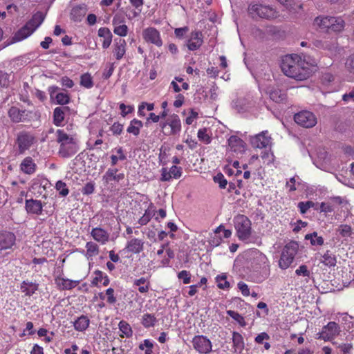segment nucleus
I'll list each match as a JSON object with an SVG mask.
<instances>
[{"label": "nucleus", "mask_w": 354, "mask_h": 354, "mask_svg": "<svg viewBox=\"0 0 354 354\" xmlns=\"http://www.w3.org/2000/svg\"><path fill=\"white\" fill-rule=\"evenodd\" d=\"M281 67L286 76L297 81L305 80L313 73V66L297 55L284 56Z\"/></svg>", "instance_id": "1"}, {"label": "nucleus", "mask_w": 354, "mask_h": 354, "mask_svg": "<svg viewBox=\"0 0 354 354\" xmlns=\"http://www.w3.org/2000/svg\"><path fill=\"white\" fill-rule=\"evenodd\" d=\"M313 25L324 32H340L344 29L346 22L341 16L320 15L314 19Z\"/></svg>", "instance_id": "2"}, {"label": "nucleus", "mask_w": 354, "mask_h": 354, "mask_svg": "<svg viewBox=\"0 0 354 354\" xmlns=\"http://www.w3.org/2000/svg\"><path fill=\"white\" fill-rule=\"evenodd\" d=\"M56 135L57 142L59 144L58 153L61 157L68 158L78 151L79 147L75 138L61 129L57 131Z\"/></svg>", "instance_id": "3"}, {"label": "nucleus", "mask_w": 354, "mask_h": 354, "mask_svg": "<svg viewBox=\"0 0 354 354\" xmlns=\"http://www.w3.org/2000/svg\"><path fill=\"white\" fill-rule=\"evenodd\" d=\"M248 14L252 18L274 19L279 16V12L272 6L261 3H252L249 5Z\"/></svg>", "instance_id": "4"}, {"label": "nucleus", "mask_w": 354, "mask_h": 354, "mask_svg": "<svg viewBox=\"0 0 354 354\" xmlns=\"http://www.w3.org/2000/svg\"><path fill=\"white\" fill-rule=\"evenodd\" d=\"M44 16L42 12H37L32 19L19 30L12 37L11 43L20 41L29 37L44 21Z\"/></svg>", "instance_id": "5"}, {"label": "nucleus", "mask_w": 354, "mask_h": 354, "mask_svg": "<svg viewBox=\"0 0 354 354\" xmlns=\"http://www.w3.org/2000/svg\"><path fill=\"white\" fill-rule=\"evenodd\" d=\"M234 226L238 238L243 241H248L251 236V221L244 215H238L234 218Z\"/></svg>", "instance_id": "6"}, {"label": "nucleus", "mask_w": 354, "mask_h": 354, "mask_svg": "<svg viewBox=\"0 0 354 354\" xmlns=\"http://www.w3.org/2000/svg\"><path fill=\"white\" fill-rule=\"evenodd\" d=\"M297 252L296 243H290L283 248L279 261V266L281 269H287L293 262Z\"/></svg>", "instance_id": "7"}, {"label": "nucleus", "mask_w": 354, "mask_h": 354, "mask_svg": "<svg viewBox=\"0 0 354 354\" xmlns=\"http://www.w3.org/2000/svg\"><path fill=\"white\" fill-rule=\"evenodd\" d=\"M294 120L297 124L305 128H312L317 122L315 114L308 111H302L296 113Z\"/></svg>", "instance_id": "8"}, {"label": "nucleus", "mask_w": 354, "mask_h": 354, "mask_svg": "<svg viewBox=\"0 0 354 354\" xmlns=\"http://www.w3.org/2000/svg\"><path fill=\"white\" fill-rule=\"evenodd\" d=\"M35 142V138L31 133L27 132H21L18 134L17 138V145L19 153L23 154L26 150H28Z\"/></svg>", "instance_id": "9"}, {"label": "nucleus", "mask_w": 354, "mask_h": 354, "mask_svg": "<svg viewBox=\"0 0 354 354\" xmlns=\"http://www.w3.org/2000/svg\"><path fill=\"white\" fill-rule=\"evenodd\" d=\"M193 347L198 353L208 354L212 351V342L204 335H196L192 339Z\"/></svg>", "instance_id": "10"}, {"label": "nucleus", "mask_w": 354, "mask_h": 354, "mask_svg": "<svg viewBox=\"0 0 354 354\" xmlns=\"http://www.w3.org/2000/svg\"><path fill=\"white\" fill-rule=\"evenodd\" d=\"M142 37L145 41L153 44L158 47L162 45V40L159 31L153 28L149 27L142 30Z\"/></svg>", "instance_id": "11"}, {"label": "nucleus", "mask_w": 354, "mask_h": 354, "mask_svg": "<svg viewBox=\"0 0 354 354\" xmlns=\"http://www.w3.org/2000/svg\"><path fill=\"white\" fill-rule=\"evenodd\" d=\"M339 331L338 324L334 322H330L323 327L322 331L319 333V338L324 341H328L338 335Z\"/></svg>", "instance_id": "12"}, {"label": "nucleus", "mask_w": 354, "mask_h": 354, "mask_svg": "<svg viewBox=\"0 0 354 354\" xmlns=\"http://www.w3.org/2000/svg\"><path fill=\"white\" fill-rule=\"evenodd\" d=\"M60 88L57 86L48 87V93L51 100H55L58 104H66L69 102L70 97L66 93L58 92Z\"/></svg>", "instance_id": "13"}, {"label": "nucleus", "mask_w": 354, "mask_h": 354, "mask_svg": "<svg viewBox=\"0 0 354 354\" xmlns=\"http://www.w3.org/2000/svg\"><path fill=\"white\" fill-rule=\"evenodd\" d=\"M271 144V138L265 131L251 138V145L254 148H266Z\"/></svg>", "instance_id": "14"}, {"label": "nucleus", "mask_w": 354, "mask_h": 354, "mask_svg": "<svg viewBox=\"0 0 354 354\" xmlns=\"http://www.w3.org/2000/svg\"><path fill=\"white\" fill-rule=\"evenodd\" d=\"M203 43V35L199 30H195L191 32L189 38L187 41V47L189 50H196L198 49Z\"/></svg>", "instance_id": "15"}, {"label": "nucleus", "mask_w": 354, "mask_h": 354, "mask_svg": "<svg viewBox=\"0 0 354 354\" xmlns=\"http://www.w3.org/2000/svg\"><path fill=\"white\" fill-rule=\"evenodd\" d=\"M15 235L10 232H0V250L11 248L15 243Z\"/></svg>", "instance_id": "16"}, {"label": "nucleus", "mask_w": 354, "mask_h": 354, "mask_svg": "<svg viewBox=\"0 0 354 354\" xmlns=\"http://www.w3.org/2000/svg\"><path fill=\"white\" fill-rule=\"evenodd\" d=\"M228 145L231 151L236 153H242L245 150V143L236 136H232L228 139Z\"/></svg>", "instance_id": "17"}, {"label": "nucleus", "mask_w": 354, "mask_h": 354, "mask_svg": "<svg viewBox=\"0 0 354 354\" xmlns=\"http://www.w3.org/2000/svg\"><path fill=\"white\" fill-rule=\"evenodd\" d=\"M252 256L253 259L252 266L254 270L265 268L268 266V260L264 254L256 250L252 252Z\"/></svg>", "instance_id": "18"}, {"label": "nucleus", "mask_w": 354, "mask_h": 354, "mask_svg": "<svg viewBox=\"0 0 354 354\" xmlns=\"http://www.w3.org/2000/svg\"><path fill=\"white\" fill-rule=\"evenodd\" d=\"M91 235L95 241L102 245L105 244L109 239V232L101 227L93 228Z\"/></svg>", "instance_id": "19"}, {"label": "nucleus", "mask_w": 354, "mask_h": 354, "mask_svg": "<svg viewBox=\"0 0 354 354\" xmlns=\"http://www.w3.org/2000/svg\"><path fill=\"white\" fill-rule=\"evenodd\" d=\"M127 43L124 39H115L113 53L117 60H120L126 53Z\"/></svg>", "instance_id": "20"}, {"label": "nucleus", "mask_w": 354, "mask_h": 354, "mask_svg": "<svg viewBox=\"0 0 354 354\" xmlns=\"http://www.w3.org/2000/svg\"><path fill=\"white\" fill-rule=\"evenodd\" d=\"M97 35L100 37L102 38V48L104 49L108 48L112 42L113 38V35L110 30L106 27L100 28L98 30Z\"/></svg>", "instance_id": "21"}, {"label": "nucleus", "mask_w": 354, "mask_h": 354, "mask_svg": "<svg viewBox=\"0 0 354 354\" xmlns=\"http://www.w3.org/2000/svg\"><path fill=\"white\" fill-rule=\"evenodd\" d=\"M118 173L117 169H108L104 175L102 177L103 180L106 183H109L110 182L114 180L116 182H119L120 180L124 179V174L123 173Z\"/></svg>", "instance_id": "22"}, {"label": "nucleus", "mask_w": 354, "mask_h": 354, "mask_svg": "<svg viewBox=\"0 0 354 354\" xmlns=\"http://www.w3.org/2000/svg\"><path fill=\"white\" fill-rule=\"evenodd\" d=\"M26 209L28 213L40 214H41L42 212V204L41 201L37 200H26Z\"/></svg>", "instance_id": "23"}, {"label": "nucleus", "mask_w": 354, "mask_h": 354, "mask_svg": "<svg viewBox=\"0 0 354 354\" xmlns=\"http://www.w3.org/2000/svg\"><path fill=\"white\" fill-rule=\"evenodd\" d=\"M144 242L139 239H132L127 242L126 249L132 253L138 254L143 250Z\"/></svg>", "instance_id": "24"}, {"label": "nucleus", "mask_w": 354, "mask_h": 354, "mask_svg": "<svg viewBox=\"0 0 354 354\" xmlns=\"http://www.w3.org/2000/svg\"><path fill=\"white\" fill-rule=\"evenodd\" d=\"M36 164L30 157L25 158L20 164L21 170L26 174H32L36 170Z\"/></svg>", "instance_id": "25"}, {"label": "nucleus", "mask_w": 354, "mask_h": 354, "mask_svg": "<svg viewBox=\"0 0 354 354\" xmlns=\"http://www.w3.org/2000/svg\"><path fill=\"white\" fill-rule=\"evenodd\" d=\"M171 127V133L175 135L181 130V123L178 115L173 114L169 117L167 123Z\"/></svg>", "instance_id": "26"}, {"label": "nucleus", "mask_w": 354, "mask_h": 354, "mask_svg": "<svg viewBox=\"0 0 354 354\" xmlns=\"http://www.w3.org/2000/svg\"><path fill=\"white\" fill-rule=\"evenodd\" d=\"M315 44L317 47L328 50L331 53H335L337 49V42L335 39L325 41H316Z\"/></svg>", "instance_id": "27"}, {"label": "nucleus", "mask_w": 354, "mask_h": 354, "mask_svg": "<svg viewBox=\"0 0 354 354\" xmlns=\"http://www.w3.org/2000/svg\"><path fill=\"white\" fill-rule=\"evenodd\" d=\"M270 98L277 102H283L286 99V94L284 91L278 88H272L268 91Z\"/></svg>", "instance_id": "28"}, {"label": "nucleus", "mask_w": 354, "mask_h": 354, "mask_svg": "<svg viewBox=\"0 0 354 354\" xmlns=\"http://www.w3.org/2000/svg\"><path fill=\"white\" fill-rule=\"evenodd\" d=\"M233 348L235 352L241 353L245 347L243 336L238 332L232 333Z\"/></svg>", "instance_id": "29"}, {"label": "nucleus", "mask_w": 354, "mask_h": 354, "mask_svg": "<svg viewBox=\"0 0 354 354\" xmlns=\"http://www.w3.org/2000/svg\"><path fill=\"white\" fill-rule=\"evenodd\" d=\"M55 281L60 288L67 290L75 288L80 283L79 281H73L63 277H57Z\"/></svg>", "instance_id": "30"}, {"label": "nucleus", "mask_w": 354, "mask_h": 354, "mask_svg": "<svg viewBox=\"0 0 354 354\" xmlns=\"http://www.w3.org/2000/svg\"><path fill=\"white\" fill-rule=\"evenodd\" d=\"M89 323V319L86 316L82 315L73 322V326L76 330L82 332L88 327Z\"/></svg>", "instance_id": "31"}, {"label": "nucleus", "mask_w": 354, "mask_h": 354, "mask_svg": "<svg viewBox=\"0 0 354 354\" xmlns=\"http://www.w3.org/2000/svg\"><path fill=\"white\" fill-rule=\"evenodd\" d=\"M38 288V285L28 281H24L21 285V290L26 295L31 296Z\"/></svg>", "instance_id": "32"}, {"label": "nucleus", "mask_w": 354, "mask_h": 354, "mask_svg": "<svg viewBox=\"0 0 354 354\" xmlns=\"http://www.w3.org/2000/svg\"><path fill=\"white\" fill-rule=\"evenodd\" d=\"M118 327L120 331L121 337L129 338L133 335V330L131 326L125 321L122 320L119 322Z\"/></svg>", "instance_id": "33"}, {"label": "nucleus", "mask_w": 354, "mask_h": 354, "mask_svg": "<svg viewBox=\"0 0 354 354\" xmlns=\"http://www.w3.org/2000/svg\"><path fill=\"white\" fill-rule=\"evenodd\" d=\"M142 126L143 124L142 121L137 119H133L130 122L129 126L128 127L127 131L129 133H131L137 136L139 135L140 131Z\"/></svg>", "instance_id": "34"}, {"label": "nucleus", "mask_w": 354, "mask_h": 354, "mask_svg": "<svg viewBox=\"0 0 354 354\" xmlns=\"http://www.w3.org/2000/svg\"><path fill=\"white\" fill-rule=\"evenodd\" d=\"M66 107H56L53 111V120L56 126H60L64 120V111Z\"/></svg>", "instance_id": "35"}, {"label": "nucleus", "mask_w": 354, "mask_h": 354, "mask_svg": "<svg viewBox=\"0 0 354 354\" xmlns=\"http://www.w3.org/2000/svg\"><path fill=\"white\" fill-rule=\"evenodd\" d=\"M86 13V9L85 7L77 6L73 8L71 11V17L74 21L79 22L82 21Z\"/></svg>", "instance_id": "36"}, {"label": "nucleus", "mask_w": 354, "mask_h": 354, "mask_svg": "<svg viewBox=\"0 0 354 354\" xmlns=\"http://www.w3.org/2000/svg\"><path fill=\"white\" fill-rule=\"evenodd\" d=\"M24 111H20L17 107H11L8 111L10 118L15 122H21L24 118Z\"/></svg>", "instance_id": "37"}, {"label": "nucleus", "mask_w": 354, "mask_h": 354, "mask_svg": "<svg viewBox=\"0 0 354 354\" xmlns=\"http://www.w3.org/2000/svg\"><path fill=\"white\" fill-rule=\"evenodd\" d=\"M133 285L138 286V290L141 293H146L149 289V281L145 277H141L138 279H135Z\"/></svg>", "instance_id": "38"}, {"label": "nucleus", "mask_w": 354, "mask_h": 354, "mask_svg": "<svg viewBox=\"0 0 354 354\" xmlns=\"http://www.w3.org/2000/svg\"><path fill=\"white\" fill-rule=\"evenodd\" d=\"M320 261L325 266L328 267L335 266L337 263L335 256L329 250H327L326 252L322 255Z\"/></svg>", "instance_id": "39"}, {"label": "nucleus", "mask_w": 354, "mask_h": 354, "mask_svg": "<svg viewBox=\"0 0 354 354\" xmlns=\"http://www.w3.org/2000/svg\"><path fill=\"white\" fill-rule=\"evenodd\" d=\"M306 240H310L313 245H322L324 244V239L322 236L317 235V233L314 232L311 234H308L305 236Z\"/></svg>", "instance_id": "40"}, {"label": "nucleus", "mask_w": 354, "mask_h": 354, "mask_svg": "<svg viewBox=\"0 0 354 354\" xmlns=\"http://www.w3.org/2000/svg\"><path fill=\"white\" fill-rule=\"evenodd\" d=\"M10 74L0 71V90L7 88L10 86Z\"/></svg>", "instance_id": "41"}, {"label": "nucleus", "mask_w": 354, "mask_h": 354, "mask_svg": "<svg viewBox=\"0 0 354 354\" xmlns=\"http://www.w3.org/2000/svg\"><path fill=\"white\" fill-rule=\"evenodd\" d=\"M156 322V318L154 315L146 313L142 316V324L146 328L153 326Z\"/></svg>", "instance_id": "42"}, {"label": "nucleus", "mask_w": 354, "mask_h": 354, "mask_svg": "<svg viewBox=\"0 0 354 354\" xmlns=\"http://www.w3.org/2000/svg\"><path fill=\"white\" fill-rule=\"evenodd\" d=\"M86 249L87 255L89 257H94L99 254V247L94 242H87L86 244Z\"/></svg>", "instance_id": "43"}, {"label": "nucleus", "mask_w": 354, "mask_h": 354, "mask_svg": "<svg viewBox=\"0 0 354 354\" xmlns=\"http://www.w3.org/2000/svg\"><path fill=\"white\" fill-rule=\"evenodd\" d=\"M227 314L237 322L241 326L244 327L246 326V322L245 321L244 317L239 313L229 310H227Z\"/></svg>", "instance_id": "44"}, {"label": "nucleus", "mask_w": 354, "mask_h": 354, "mask_svg": "<svg viewBox=\"0 0 354 354\" xmlns=\"http://www.w3.org/2000/svg\"><path fill=\"white\" fill-rule=\"evenodd\" d=\"M80 84L86 88H90L93 87V79H92V77L91 76V75L88 73L83 74L81 76Z\"/></svg>", "instance_id": "45"}, {"label": "nucleus", "mask_w": 354, "mask_h": 354, "mask_svg": "<svg viewBox=\"0 0 354 354\" xmlns=\"http://www.w3.org/2000/svg\"><path fill=\"white\" fill-rule=\"evenodd\" d=\"M113 32L120 37H125L128 33V27L125 24L113 26Z\"/></svg>", "instance_id": "46"}, {"label": "nucleus", "mask_w": 354, "mask_h": 354, "mask_svg": "<svg viewBox=\"0 0 354 354\" xmlns=\"http://www.w3.org/2000/svg\"><path fill=\"white\" fill-rule=\"evenodd\" d=\"M153 214L152 210H151L149 209H146L143 216L139 219L138 223L140 225H145L147 224L149 222V221L151 220Z\"/></svg>", "instance_id": "47"}, {"label": "nucleus", "mask_w": 354, "mask_h": 354, "mask_svg": "<svg viewBox=\"0 0 354 354\" xmlns=\"http://www.w3.org/2000/svg\"><path fill=\"white\" fill-rule=\"evenodd\" d=\"M217 286L221 289H226L230 287V283L227 281V277L225 275L218 276L216 278Z\"/></svg>", "instance_id": "48"}, {"label": "nucleus", "mask_w": 354, "mask_h": 354, "mask_svg": "<svg viewBox=\"0 0 354 354\" xmlns=\"http://www.w3.org/2000/svg\"><path fill=\"white\" fill-rule=\"evenodd\" d=\"M55 187L59 191V194L62 196H66L68 194V189L66 187V183L59 180L57 182Z\"/></svg>", "instance_id": "49"}, {"label": "nucleus", "mask_w": 354, "mask_h": 354, "mask_svg": "<svg viewBox=\"0 0 354 354\" xmlns=\"http://www.w3.org/2000/svg\"><path fill=\"white\" fill-rule=\"evenodd\" d=\"M214 181L218 183L219 187L222 189L225 188L227 185V181L222 174H218L215 176L214 177Z\"/></svg>", "instance_id": "50"}, {"label": "nucleus", "mask_w": 354, "mask_h": 354, "mask_svg": "<svg viewBox=\"0 0 354 354\" xmlns=\"http://www.w3.org/2000/svg\"><path fill=\"white\" fill-rule=\"evenodd\" d=\"M337 231L344 237H348L351 234V227L348 225H341Z\"/></svg>", "instance_id": "51"}, {"label": "nucleus", "mask_w": 354, "mask_h": 354, "mask_svg": "<svg viewBox=\"0 0 354 354\" xmlns=\"http://www.w3.org/2000/svg\"><path fill=\"white\" fill-rule=\"evenodd\" d=\"M179 279H182L185 284H188L191 282V274L187 270H182L178 274Z\"/></svg>", "instance_id": "52"}, {"label": "nucleus", "mask_w": 354, "mask_h": 354, "mask_svg": "<svg viewBox=\"0 0 354 354\" xmlns=\"http://www.w3.org/2000/svg\"><path fill=\"white\" fill-rule=\"evenodd\" d=\"M314 206V203L312 201L300 202L298 204V207L300 209L301 213L304 214L308 209Z\"/></svg>", "instance_id": "53"}, {"label": "nucleus", "mask_w": 354, "mask_h": 354, "mask_svg": "<svg viewBox=\"0 0 354 354\" xmlns=\"http://www.w3.org/2000/svg\"><path fill=\"white\" fill-rule=\"evenodd\" d=\"M198 138L205 143L210 142V137L207 134L206 129H201L198 130Z\"/></svg>", "instance_id": "54"}, {"label": "nucleus", "mask_w": 354, "mask_h": 354, "mask_svg": "<svg viewBox=\"0 0 354 354\" xmlns=\"http://www.w3.org/2000/svg\"><path fill=\"white\" fill-rule=\"evenodd\" d=\"M94 274L95 277L93 279L92 284L97 286L99 283L102 281V279L106 274L100 270H96Z\"/></svg>", "instance_id": "55"}, {"label": "nucleus", "mask_w": 354, "mask_h": 354, "mask_svg": "<svg viewBox=\"0 0 354 354\" xmlns=\"http://www.w3.org/2000/svg\"><path fill=\"white\" fill-rule=\"evenodd\" d=\"M114 135H120L123 130V125L119 122H114L110 128Z\"/></svg>", "instance_id": "56"}, {"label": "nucleus", "mask_w": 354, "mask_h": 354, "mask_svg": "<svg viewBox=\"0 0 354 354\" xmlns=\"http://www.w3.org/2000/svg\"><path fill=\"white\" fill-rule=\"evenodd\" d=\"M169 171L171 177L174 178H179L182 175V169L175 165L170 168Z\"/></svg>", "instance_id": "57"}, {"label": "nucleus", "mask_w": 354, "mask_h": 354, "mask_svg": "<svg viewBox=\"0 0 354 354\" xmlns=\"http://www.w3.org/2000/svg\"><path fill=\"white\" fill-rule=\"evenodd\" d=\"M120 109L121 110V115L125 117L127 114L131 113L134 109L133 106H126L124 103H121Z\"/></svg>", "instance_id": "58"}, {"label": "nucleus", "mask_w": 354, "mask_h": 354, "mask_svg": "<svg viewBox=\"0 0 354 354\" xmlns=\"http://www.w3.org/2000/svg\"><path fill=\"white\" fill-rule=\"evenodd\" d=\"M295 273L297 275H302L304 277H309L310 276V271L308 270V268L305 265L300 266L296 270Z\"/></svg>", "instance_id": "59"}, {"label": "nucleus", "mask_w": 354, "mask_h": 354, "mask_svg": "<svg viewBox=\"0 0 354 354\" xmlns=\"http://www.w3.org/2000/svg\"><path fill=\"white\" fill-rule=\"evenodd\" d=\"M124 17L122 15L115 14L113 18L112 24L113 26L124 24Z\"/></svg>", "instance_id": "60"}, {"label": "nucleus", "mask_w": 354, "mask_h": 354, "mask_svg": "<svg viewBox=\"0 0 354 354\" xmlns=\"http://www.w3.org/2000/svg\"><path fill=\"white\" fill-rule=\"evenodd\" d=\"M106 295L107 296L106 301L109 304H114L116 301V298L114 297V290L111 288L106 290Z\"/></svg>", "instance_id": "61"}, {"label": "nucleus", "mask_w": 354, "mask_h": 354, "mask_svg": "<svg viewBox=\"0 0 354 354\" xmlns=\"http://www.w3.org/2000/svg\"><path fill=\"white\" fill-rule=\"evenodd\" d=\"M189 28L187 26L183 28H176L174 30V33L176 37L181 39L188 32Z\"/></svg>", "instance_id": "62"}, {"label": "nucleus", "mask_w": 354, "mask_h": 354, "mask_svg": "<svg viewBox=\"0 0 354 354\" xmlns=\"http://www.w3.org/2000/svg\"><path fill=\"white\" fill-rule=\"evenodd\" d=\"M94 192V184L92 183H86L82 188L83 194H91Z\"/></svg>", "instance_id": "63"}, {"label": "nucleus", "mask_w": 354, "mask_h": 354, "mask_svg": "<svg viewBox=\"0 0 354 354\" xmlns=\"http://www.w3.org/2000/svg\"><path fill=\"white\" fill-rule=\"evenodd\" d=\"M346 68L351 73H354V54L351 55L346 60Z\"/></svg>", "instance_id": "64"}]
</instances>
